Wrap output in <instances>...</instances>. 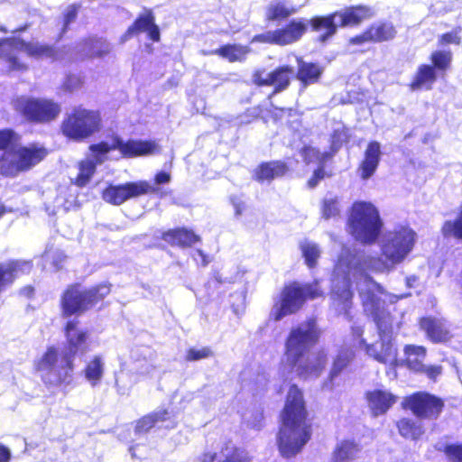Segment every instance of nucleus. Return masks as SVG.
<instances>
[{"instance_id":"f257e3e1","label":"nucleus","mask_w":462,"mask_h":462,"mask_svg":"<svg viewBox=\"0 0 462 462\" xmlns=\"http://www.w3.org/2000/svg\"><path fill=\"white\" fill-rule=\"evenodd\" d=\"M415 242L416 233L412 229L399 226L384 234L381 242L382 257L372 256L344 245L332 273L331 299L338 315H343L350 322L353 319L351 282L354 281L365 311L373 317L378 328L380 341L367 345L362 337L363 325L354 321L351 326L354 346L365 347L369 356L383 364L392 365L397 363V349L393 343L395 316L392 310L395 311V307H385V302L393 303L400 297L385 291L366 272L392 271L405 260L412 251Z\"/></svg>"},{"instance_id":"f03ea898","label":"nucleus","mask_w":462,"mask_h":462,"mask_svg":"<svg viewBox=\"0 0 462 462\" xmlns=\"http://www.w3.org/2000/svg\"><path fill=\"white\" fill-rule=\"evenodd\" d=\"M321 335L317 321L309 319L293 327L284 344V363L298 375L304 378L318 377L328 363V354L319 350L308 355Z\"/></svg>"},{"instance_id":"7ed1b4c3","label":"nucleus","mask_w":462,"mask_h":462,"mask_svg":"<svg viewBox=\"0 0 462 462\" xmlns=\"http://www.w3.org/2000/svg\"><path fill=\"white\" fill-rule=\"evenodd\" d=\"M68 349L60 351L49 347L36 363V369L43 382L50 385L69 384L73 375V358L77 353L88 351V331L78 328V322L70 320L66 325Z\"/></svg>"},{"instance_id":"20e7f679","label":"nucleus","mask_w":462,"mask_h":462,"mask_svg":"<svg viewBox=\"0 0 462 462\" xmlns=\"http://www.w3.org/2000/svg\"><path fill=\"white\" fill-rule=\"evenodd\" d=\"M307 411L301 391L291 385L287 393L282 413V424L277 436L279 450L282 457L298 454L311 436V427L307 421Z\"/></svg>"},{"instance_id":"39448f33","label":"nucleus","mask_w":462,"mask_h":462,"mask_svg":"<svg viewBox=\"0 0 462 462\" xmlns=\"http://www.w3.org/2000/svg\"><path fill=\"white\" fill-rule=\"evenodd\" d=\"M92 157L79 164V174L76 178L78 186H85L95 172L96 166L102 164L107 159V153L118 150L124 157H137L153 154L158 151L154 142L128 140L124 141L119 136H113L111 142H101L89 147Z\"/></svg>"},{"instance_id":"423d86ee","label":"nucleus","mask_w":462,"mask_h":462,"mask_svg":"<svg viewBox=\"0 0 462 462\" xmlns=\"http://www.w3.org/2000/svg\"><path fill=\"white\" fill-rule=\"evenodd\" d=\"M19 136L11 129L0 130V172L15 176L39 163L47 155L43 147L18 146Z\"/></svg>"},{"instance_id":"0eeeda50","label":"nucleus","mask_w":462,"mask_h":462,"mask_svg":"<svg viewBox=\"0 0 462 462\" xmlns=\"http://www.w3.org/2000/svg\"><path fill=\"white\" fill-rule=\"evenodd\" d=\"M350 234L363 244H372L378 238L383 221L378 209L371 202L356 201L348 217Z\"/></svg>"},{"instance_id":"6e6552de","label":"nucleus","mask_w":462,"mask_h":462,"mask_svg":"<svg viewBox=\"0 0 462 462\" xmlns=\"http://www.w3.org/2000/svg\"><path fill=\"white\" fill-rule=\"evenodd\" d=\"M102 128L101 115L82 106H75L68 112L61 123L62 134L69 140L81 142L98 133Z\"/></svg>"},{"instance_id":"1a4fd4ad","label":"nucleus","mask_w":462,"mask_h":462,"mask_svg":"<svg viewBox=\"0 0 462 462\" xmlns=\"http://www.w3.org/2000/svg\"><path fill=\"white\" fill-rule=\"evenodd\" d=\"M371 8L364 5L353 6L340 12H335L327 16L313 17L310 23L316 32H323L319 37L321 42H325L333 36L338 26L356 25L362 21L372 17Z\"/></svg>"},{"instance_id":"9d476101","label":"nucleus","mask_w":462,"mask_h":462,"mask_svg":"<svg viewBox=\"0 0 462 462\" xmlns=\"http://www.w3.org/2000/svg\"><path fill=\"white\" fill-rule=\"evenodd\" d=\"M323 291L318 282L300 286L297 283L286 286L279 300L273 305L272 316L275 320H281L284 317L298 311L303 305L306 299H316L321 297Z\"/></svg>"},{"instance_id":"9b49d317","label":"nucleus","mask_w":462,"mask_h":462,"mask_svg":"<svg viewBox=\"0 0 462 462\" xmlns=\"http://www.w3.org/2000/svg\"><path fill=\"white\" fill-rule=\"evenodd\" d=\"M53 50L39 42L26 43L16 38H7L0 41V58L8 66L9 70H24L26 65L20 60V54L25 53L30 57H52Z\"/></svg>"},{"instance_id":"f8f14e48","label":"nucleus","mask_w":462,"mask_h":462,"mask_svg":"<svg viewBox=\"0 0 462 462\" xmlns=\"http://www.w3.org/2000/svg\"><path fill=\"white\" fill-rule=\"evenodd\" d=\"M110 292L106 283L99 284L88 290H81L79 286L69 287L63 294L61 305L67 316L81 313L93 307Z\"/></svg>"},{"instance_id":"ddd939ff","label":"nucleus","mask_w":462,"mask_h":462,"mask_svg":"<svg viewBox=\"0 0 462 462\" xmlns=\"http://www.w3.org/2000/svg\"><path fill=\"white\" fill-rule=\"evenodd\" d=\"M14 106L28 120L40 123L55 119L60 112V105L49 99L19 97Z\"/></svg>"},{"instance_id":"4468645a","label":"nucleus","mask_w":462,"mask_h":462,"mask_svg":"<svg viewBox=\"0 0 462 462\" xmlns=\"http://www.w3.org/2000/svg\"><path fill=\"white\" fill-rule=\"evenodd\" d=\"M159 190V188L146 180L126 182L119 185L110 184L103 190L102 199L109 204L119 206L130 199L146 194H155Z\"/></svg>"},{"instance_id":"2eb2a0df","label":"nucleus","mask_w":462,"mask_h":462,"mask_svg":"<svg viewBox=\"0 0 462 462\" xmlns=\"http://www.w3.org/2000/svg\"><path fill=\"white\" fill-rule=\"evenodd\" d=\"M308 22L292 20L285 27L255 35L253 42L287 45L299 41L306 32Z\"/></svg>"},{"instance_id":"dca6fc26","label":"nucleus","mask_w":462,"mask_h":462,"mask_svg":"<svg viewBox=\"0 0 462 462\" xmlns=\"http://www.w3.org/2000/svg\"><path fill=\"white\" fill-rule=\"evenodd\" d=\"M404 405L419 418H433L440 413L443 402L430 393H417L408 397Z\"/></svg>"},{"instance_id":"f3484780","label":"nucleus","mask_w":462,"mask_h":462,"mask_svg":"<svg viewBox=\"0 0 462 462\" xmlns=\"http://www.w3.org/2000/svg\"><path fill=\"white\" fill-rule=\"evenodd\" d=\"M133 369L143 377L152 376L156 370V355L148 346H142L132 350Z\"/></svg>"},{"instance_id":"a211bd4d","label":"nucleus","mask_w":462,"mask_h":462,"mask_svg":"<svg viewBox=\"0 0 462 462\" xmlns=\"http://www.w3.org/2000/svg\"><path fill=\"white\" fill-rule=\"evenodd\" d=\"M294 74L292 68L282 66L274 71L266 75L263 79L260 74H254V81L258 85H271L275 87V92L286 88L290 84V79Z\"/></svg>"},{"instance_id":"6ab92c4d","label":"nucleus","mask_w":462,"mask_h":462,"mask_svg":"<svg viewBox=\"0 0 462 462\" xmlns=\"http://www.w3.org/2000/svg\"><path fill=\"white\" fill-rule=\"evenodd\" d=\"M420 328L427 337L433 342H444L450 337L449 327L447 321L438 318H423L420 319Z\"/></svg>"},{"instance_id":"aec40b11","label":"nucleus","mask_w":462,"mask_h":462,"mask_svg":"<svg viewBox=\"0 0 462 462\" xmlns=\"http://www.w3.org/2000/svg\"><path fill=\"white\" fill-rule=\"evenodd\" d=\"M368 406L374 416L385 413L396 402V397L386 390L375 389L366 393Z\"/></svg>"},{"instance_id":"412c9836","label":"nucleus","mask_w":462,"mask_h":462,"mask_svg":"<svg viewBox=\"0 0 462 462\" xmlns=\"http://www.w3.org/2000/svg\"><path fill=\"white\" fill-rule=\"evenodd\" d=\"M32 263L29 261H12L0 264V291L20 274L29 273Z\"/></svg>"},{"instance_id":"4be33fe9","label":"nucleus","mask_w":462,"mask_h":462,"mask_svg":"<svg viewBox=\"0 0 462 462\" xmlns=\"http://www.w3.org/2000/svg\"><path fill=\"white\" fill-rule=\"evenodd\" d=\"M147 32L149 38L153 42L160 40V31L154 23V19L151 14L141 15L134 23L128 28L127 32L123 35L122 42L127 41L132 35Z\"/></svg>"},{"instance_id":"5701e85b","label":"nucleus","mask_w":462,"mask_h":462,"mask_svg":"<svg viewBox=\"0 0 462 462\" xmlns=\"http://www.w3.org/2000/svg\"><path fill=\"white\" fill-rule=\"evenodd\" d=\"M381 155V144L376 141L370 142L365 152V159L360 168L362 179L367 180L374 173Z\"/></svg>"},{"instance_id":"b1692460","label":"nucleus","mask_w":462,"mask_h":462,"mask_svg":"<svg viewBox=\"0 0 462 462\" xmlns=\"http://www.w3.org/2000/svg\"><path fill=\"white\" fill-rule=\"evenodd\" d=\"M167 428H173L176 423L171 420V412L166 409H160L152 413L143 416L140 419L135 426L137 433H145L152 429L157 422H166Z\"/></svg>"},{"instance_id":"393cba45","label":"nucleus","mask_w":462,"mask_h":462,"mask_svg":"<svg viewBox=\"0 0 462 462\" xmlns=\"http://www.w3.org/2000/svg\"><path fill=\"white\" fill-rule=\"evenodd\" d=\"M162 239L171 245L189 247L199 241V236L186 228H177L165 232Z\"/></svg>"},{"instance_id":"a878e982","label":"nucleus","mask_w":462,"mask_h":462,"mask_svg":"<svg viewBox=\"0 0 462 462\" xmlns=\"http://www.w3.org/2000/svg\"><path fill=\"white\" fill-rule=\"evenodd\" d=\"M200 462H249V457L244 450L226 447L219 454H204Z\"/></svg>"},{"instance_id":"bb28decb","label":"nucleus","mask_w":462,"mask_h":462,"mask_svg":"<svg viewBox=\"0 0 462 462\" xmlns=\"http://www.w3.org/2000/svg\"><path fill=\"white\" fill-rule=\"evenodd\" d=\"M84 375L86 380L92 387H96L101 383L105 373V360L101 356H93L87 362L84 368Z\"/></svg>"},{"instance_id":"cd10ccee","label":"nucleus","mask_w":462,"mask_h":462,"mask_svg":"<svg viewBox=\"0 0 462 462\" xmlns=\"http://www.w3.org/2000/svg\"><path fill=\"white\" fill-rule=\"evenodd\" d=\"M286 171V164L276 161L259 165L254 171V176L258 181H271L275 178L283 176Z\"/></svg>"},{"instance_id":"c85d7f7f","label":"nucleus","mask_w":462,"mask_h":462,"mask_svg":"<svg viewBox=\"0 0 462 462\" xmlns=\"http://www.w3.org/2000/svg\"><path fill=\"white\" fill-rule=\"evenodd\" d=\"M295 8L286 0H273L266 7L265 16L268 21H277L297 13Z\"/></svg>"},{"instance_id":"c756f323","label":"nucleus","mask_w":462,"mask_h":462,"mask_svg":"<svg viewBox=\"0 0 462 462\" xmlns=\"http://www.w3.org/2000/svg\"><path fill=\"white\" fill-rule=\"evenodd\" d=\"M360 452L359 446L350 440H343L339 442L332 456V462H352Z\"/></svg>"},{"instance_id":"7c9ffc66","label":"nucleus","mask_w":462,"mask_h":462,"mask_svg":"<svg viewBox=\"0 0 462 462\" xmlns=\"http://www.w3.org/2000/svg\"><path fill=\"white\" fill-rule=\"evenodd\" d=\"M435 80L436 73L434 68L430 65H420L410 84V88L413 91L421 88L430 89Z\"/></svg>"},{"instance_id":"2f4dec72","label":"nucleus","mask_w":462,"mask_h":462,"mask_svg":"<svg viewBox=\"0 0 462 462\" xmlns=\"http://www.w3.org/2000/svg\"><path fill=\"white\" fill-rule=\"evenodd\" d=\"M298 60V72L297 79L304 85L316 83L320 75L322 74V68L315 63H309L297 59Z\"/></svg>"},{"instance_id":"473e14b6","label":"nucleus","mask_w":462,"mask_h":462,"mask_svg":"<svg viewBox=\"0 0 462 462\" xmlns=\"http://www.w3.org/2000/svg\"><path fill=\"white\" fill-rule=\"evenodd\" d=\"M407 366L413 371L424 369L423 361L426 356V349L423 346L408 345L404 347Z\"/></svg>"},{"instance_id":"72a5a7b5","label":"nucleus","mask_w":462,"mask_h":462,"mask_svg":"<svg viewBox=\"0 0 462 462\" xmlns=\"http://www.w3.org/2000/svg\"><path fill=\"white\" fill-rule=\"evenodd\" d=\"M397 427L400 434L407 439H417L424 433L418 419L403 418L398 421Z\"/></svg>"},{"instance_id":"f704fd0d","label":"nucleus","mask_w":462,"mask_h":462,"mask_svg":"<svg viewBox=\"0 0 462 462\" xmlns=\"http://www.w3.org/2000/svg\"><path fill=\"white\" fill-rule=\"evenodd\" d=\"M82 57H102L110 51V45L102 39H90L80 45Z\"/></svg>"},{"instance_id":"c9c22d12","label":"nucleus","mask_w":462,"mask_h":462,"mask_svg":"<svg viewBox=\"0 0 462 462\" xmlns=\"http://www.w3.org/2000/svg\"><path fill=\"white\" fill-rule=\"evenodd\" d=\"M248 52L249 49L247 47L236 44H227L214 51L215 54L226 59L230 62L242 61Z\"/></svg>"},{"instance_id":"e433bc0d","label":"nucleus","mask_w":462,"mask_h":462,"mask_svg":"<svg viewBox=\"0 0 462 462\" xmlns=\"http://www.w3.org/2000/svg\"><path fill=\"white\" fill-rule=\"evenodd\" d=\"M354 357V352L350 348H342L337 355L331 371L329 373L330 381L334 380L351 362Z\"/></svg>"},{"instance_id":"4c0bfd02","label":"nucleus","mask_w":462,"mask_h":462,"mask_svg":"<svg viewBox=\"0 0 462 462\" xmlns=\"http://www.w3.org/2000/svg\"><path fill=\"white\" fill-rule=\"evenodd\" d=\"M369 33L372 41L382 42L387 41L395 35V29L391 23H380L371 26Z\"/></svg>"},{"instance_id":"58836bf2","label":"nucleus","mask_w":462,"mask_h":462,"mask_svg":"<svg viewBox=\"0 0 462 462\" xmlns=\"http://www.w3.org/2000/svg\"><path fill=\"white\" fill-rule=\"evenodd\" d=\"M300 249L306 264L310 268H313L320 256V249L319 245L314 242L305 240L300 244Z\"/></svg>"},{"instance_id":"ea45409f","label":"nucleus","mask_w":462,"mask_h":462,"mask_svg":"<svg viewBox=\"0 0 462 462\" xmlns=\"http://www.w3.org/2000/svg\"><path fill=\"white\" fill-rule=\"evenodd\" d=\"M341 210V203L337 196L328 194L322 203V215L323 217L328 219L336 217L339 215Z\"/></svg>"},{"instance_id":"a19ab883","label":"nucleus","mask_w":462,"mask_h":462,"mask_svg":"<svg viewBox=\"0 0 462 462\" xmlns=\"http://www.w3.org/2000/svg\"><path fill=\"white\" fill-rule=\"evenodd\" d=\"M301 155L306 162V163L310 162H318L319 164L325 163L327 161H328L332 154L328 152H319L316 148L313 147H306L302 150Z\"/></svg>"},{"instance_id":"79ce46f5","label":"nucleus","mask_w":462,"mask_h":462,"mask_svg":"<svg viewBox=\"0 0 462 462\" xmlns=\"http://www.w3.org/2000/svg\"><path fill=\"white\" fill-rule=\"evenodd\" d=\"M213 356V351L208 346L200 348L191 347L187 351L186 360L189 362L199 361Z\"/></svg>"},{"instance_id":"37998d69","label":"nucleus","mask_w":462,"mask_h":462,"mask_svg":"<svg viewBox=\"0 0 462 462\" xmlns=\"http://www.w3.org/2000/svg\"><path fill=\"white\" fill-rule=\"evenodd\" d=\"M451 57L450 51H438L432 53L431 60L436 68L445 69L449 65Z\"/></svg>"},{"instance_id":"c03bdc74","label":"nucleus","mask_w":462,"mask_h":462,"mask_svg":"<svg viewBox=\"0 0 462 462\" xmlns=\"http://www.w3.org/2000/svg\"><path fill=\"white\" fill-rule=\"evenodd\" d=\"M444 452L451 462H462V444L447 445Z\"/></svg>"},{"instance_id":"a18cd8bd","label":"nucleus","mask_w":462,"mask_h":462,"mask_svg":"<svg viewBox=\"0 0 462 462\" xmlns=\"http://www.w3.org/2000/svg\"><path fill=\"white\" fill-rule=\"evenodd\" d=\"M82 85V79L79 75H69L64 83L63 87L68 91H74L79 88Z\"/></svg>"},{"instance_id":"49530a36","label":"nucleus","mask_w":462,"mask_h":462,"mask_svg":"<svg viewBox=\"0 0 462 462\" xmlns=\"http://www.w3.org/2000/svg\"><path fill=\"white\" fill-rule=\"evenodd\" d=\"M77 14H78V7L75 5H69L66 9V12L64 14V28H63L64 31L67 29V27L69 26V24L70 23L74 22V20L77 17Z\"/></svg>"},{"instance_id":"de8ad7c7","label":"nucleus","mask_w":462,"mask_h":462,"mask_svg":"<svg viewBox=\"0 0 462 462\" xmlns=\"http://www.w3.org/2000/svg\"><path fill=\"white\" fill-rule=\"evenodd\" d=\"M440 44H459L460 38L457 32H448L441 36L439 40Z\"/></svg>"},{"instance_id":"09e8293b","label":"nucleus","mask_w":462,"mask_h":462,"mask_svg":"<svg viewBox=\"0 0 462 462\" xmlns=\"http://www.w3.org/2000/svg\"><path fill=\"white\" fill-rule=\"evenodd\" d=\"M420 372L425 373L429 378L435 380L441 374V366L439 365H424V369Z\"/></svg>"},{"instance_id":"8fccbe9b","label":"nucleus","mask_w":462,"mask_h":462,"mask_svg":"<svg viewBox=\"0 0 462 462\" xmlns=\"http://www.w3.org/2000/svg\"><path fill=\"white\" fill-rule=\"evenodd\" d=\"M232 205L235 208V214L236 216L242 215L243 211L245 208V204L244 200L241 198L238 197H232L231 198Z\"/></svg>"},{"instance_id":"3c124183","label":"nucleus","mask_w":462,"mask_h":462,"mask_svg":"<svg viewBox=\"0 0 462 462\" xmlns=\"http://www.w3.org/2000/svg\"><path fill=\"white\" fill-rule=\"evenodd\" d=\"M370 41H372V39H371V36L369 33V30H367L364 33L351 38L349 40V42L351 44H363V43L370 42Z\"/></svg>"},{"instance_id":"603ef678","label":"nucleus","mask_w":462,"mask_h":462,"mask_svg":"<svg viewBox=\"0 0 462 462\" xmlns=\"http://www.w3.org/2000/svg\"><path fill=\"white\" fill-rule=\"evenodd\" d=\"M324 178V170L323 167L320 166L314 171L313 177L309 180L308 184L310 188H314L317 186L318 181Z\"/></svg>"},{"instance_id":"864d4df0","label":"nucleus","mask_w":462,"mask_h":462,"mask_svg":"<svg viewBox=\"0 0 462 462\" xmlns=\"http://www.w3.org/2000/svg\"><path fill=\"white\" fill-rule=\"evenodd\" d=\"M11 458V452L9 448L0 444V462H9Z\"/></svg>"},{"instance_id":"5fc2aeb1","label":"nucleus","mask_w":462,"mask_h":462,"mask_svg":"<svg viewBox=\"0 0 462 462\" xmlns=\"http://www.w3.org/2000/svg\"><path fill=\"white\" fill-rule=\"evenodd\" d=\"M171 180V176L167 172H159L155 176V184L168 183Z\"/></svg>"},{"instance_id":"6e6d98bb","label":"nucleus","mask_w":462,"mask_h":462,"mask_svg":"<svg viewBox=\"0 0 462 462\" xmlns=\"http://www.w3.org/2000/svg\"><path fill=\"white\" fill-rule=\"evenodd\" d=\"M418 278L415 275H411L406 278V284L408 287L411 288L417 282Z\"/></svg>"},{"instance_id":"4d7b16f0","label":"nucleus","mask_w":462,"mask_h":462,"mask_svg":"<svg viewBox=\"0 0 462 462\" xmlns=\"http://www.w3.org/2000/svg\"><path fill=\"white\" fill-rule=\"evenodd\" d=\"M33 292V288L32 286H27L22 289L21 293L26 297H30Z\"/></svg>"},{"instance_id":"13d9d810","label":"nucleus","mask_w":462,"mask_h":462,"mask_svg":"<svg viewBox=\"0 0 462 462\" xmlns=\"http://www.w3.org/2000/svg\"><path fill=\"white\" fill-rule=\"evenodd\" d=\"M198 254H199V256L202 258V263L204 265H206L208 263V261L206 260V255L203 254L202 251L200 250H198Z\"/></svg>"},{"instance_id":"bf43d9fd","label":"nucleus","mask_w":462,"mask_h":462,"mask_svg":"<svg viewBox=\"0 0 462 462\" xmlns=\"http://www.w3.org/2000/svg\"><path fill=\"white\" fill-rule=\"evenodd\" d=\"M142 288H143V289H144V290H147V289L149 288V286H148V285H146V284H143V285H142Z\"/></svg>"},{"instance_id":"052dcab7","label":"nucleus","mask_w":462,"mask_h":462,"mask_svg":"<svg viewBox=\"0 0 462 462\" xmlns=\"http://www.w3.org/2000/svg\"><path fill=\"white\" fill-rule=\"evenodd\" d=\"M44 257H45V258H49V257H50L49 253H45V254H44Z\"/></svg>"},{"instance_id":"680f3d73","label":"nucleus","mask_w":462,"mask_h":462,"mask_svg":"<svg viewBox=\"0 0 462 462\" xmlns=\"http://www.w3.org/2000/svg\"><path fill=\"white\" fill-rule=\"evenodd\" d=\"M53 263H54V265H55L57 268H59L58 262H56V261H55Z\"/></svg>"}]
</instances>
